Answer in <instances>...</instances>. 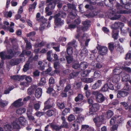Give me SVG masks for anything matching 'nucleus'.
I'll use <instances>...</instances> for the list:
<instances>
[{
	"mask_svg": "<svg viewBox=\"0 0 131 131\" xmlns=\"http://www.w3.org/2000/svg\"><path fill=\"white\" fill-rule=\"evenodd\" d=\"M90 22L89 20H85L83 21L82 24L84 26L82 28H78L77 32L78 34L75 36L76 38L78 39L79 40L81 41L85 40L88 37V36L87 34H84L83 36H80V35L81 33V30L84 31L86 30L90 26Z\"/></svg>",
	"mask_w": 131,
	"mask_h": 131,
	"instance_id": "f257e3e1",
	"label": "nucleus"
},
{
	"mask_svg": "<svg viewBox=\"0 0 131 131\" xmlns=\"http://www.w3.org/2000/svg\"><path fill=\"white\" fill-rule=\"evenodd\" d=\"M14 56V54L12 49L8 50L7 54L5 52H2L0 53V57L1 59L5 60L6 59H10Z\"/></svg>",
	"mask_w": 131,
	"mask_h": 131,
	"instance_id": "f03ea898",
	"label": "nucleus"
},
{
	"mask_svg": "<svg viewBox=\"0 0 131 131\" xmlns=\"http://www.w3.org/2000/svg\"><path fill=\"white\" fill-rule=\"evenodd\" d=\"M92 94L95 96L96 101L97 102L102 103L105 100L104 96L99 91H93Z\"/></svg>",
	"mask_w": 131,
	"mask_h": 131,
	"instance_id": "7ed1b4c3",
	"label": "nucleus"
},
{
	"mask_svg": "<svg viewBox=\"0 0 131 131\" xmlns=\"http://www.w3.org/2000/svg\"><path fill=\"white\" fill-rule=\"evenodd\" d=\"M47 3H49L48 6L49 7H47L45 8L46 12H48L49 11V7L51 9H54L55 6L56 4L59 3V0H47Z\"/></svg>",
	"mask_w": 131,
	"mask_h": 131,
	"instance_id": "20e7f679",
	"label": "nucleus"
},
{
	"mask_svg": "<svg viewBox=\"0 0 131 131\" xmlns=\"http://www.w3.org/2000/svg\"><path fill=\"white\" fill-rule=\"evenodd\" d=\"M60 14H57L55 15L53 18L54 19V23L56 27H60L63 25L64 23L63 20L59 18Z\"/></svg>",
	"mask_w": 131,
	"mask_h": 131,
	"instance_id": "39448f33",
	"label": "nucleus"
},
{
	"mask_svg": "<svg viewBox=\"0 0 131 131\" xmlns=\"http://www.w3.org/2000/svg\"><path fill=\"white\" fill-rule=\"evenodd\" d=\"M96 48L100 55L103 56L107 54L108 49L106 47L98 45Z\"/></svg>",
	"mask_w": 131,
	"mask_h": 131,
	"instance_id": "423d86ee",
	"label": "nucleus"
},
{
	"mask_svg": "<svg viewBox=\"0 0 131 131\" xmlns=\"http://www.w3.org/2000/svg\"><path fill=\"white\" fill-rule=\"evenodd\" d=\"M116 7L117 9L116 13L118 14H127L128 13V11L126 10H122L123 6L119 3L117 2L116 4Z\"/></svg>",
	"mask_w": 131,
	"mask_h": 131,
	"instance_id": "0eeeda50",
	"label": "nucleus"
},
{
	"mask_svg": "<svg viewBox=\"0 0 131 131\" xmlns=\"http://www.w3.org/2000/svg\"><path fill=\"white\" fill-rule=\"evenodd\" d=\"M99 105L97 103L93 104L91 107L90 108L89 111V115L93 114L94 113L98 110L100 108Z\"/></svg>",
	"mask_w": 131,
	"mask_h": 131,
	"instance_id": "6e6552de",
	"label": "nucleus"
},
{
	"mask_svg": "<svg viewBox=\"0 0 131 131\" xmlns=\"http://www.w3.org/2000/svg\"><path fill=\"white\" fill-rule=\"evenodd\" d=\"M12 129L14 131H17L20 128V124L16 119L12 123Z\"/></svg>",
	"mask_w": 131,
	"mask_h": 131,
	"instance_id": "1a4fd4ad",
	"label": "nucleus"
},
{
	"mask_svg": "<svg viewBox=\"0 0 131 131\" xmlns=\"http://www.w3.org/2000/svg\"><path fill=\"white\" fill-rule=\"evenodd\" d=\"M14 23L11 22L10 23V26L7 27L5 26H4L3 27V29L4 30L9 31L11 33L13 32H14V30L13 29Z\"/></svg>",
	"mask_w": 131,
	"mask_h": 131,
	"instance_id": "9d476101",
	"label": "nucleus"
},
{
	"mask_svg": "<svg viewBox=\"0 0 131 131\" xmlns=\"http://www.w3.org/2000/svg\"><path fill=\"white\" fill-rule=\"evenodd\" d=\"M121 4L124 5V8L125 9L129 10H131V2H128L126 4L123 3V0H120Z\"/></svg>",
	"mask_w": 131,
	"mask_h": 131,
	"instance_id": "9b49d317",
	"label": "nucleus"
},
{
	"mask_svg": "<svg viewBox=\"0 0 131 131\" xmlns=\"http://www.w3.org/2000/svg\"><path fill=\"white\" fill-rule=\"evenodd\" d=\"M128 94V93L125 91H118L117 94V97L118 98H120L122 97H124Z\"/></svg>",
	"mask_w": 131,
	"mask_h": 131,
	"instance_id": "f8f14e48",
	"label": "nucleus"
},
{
	"mask_svg": "<svg viewBox=\"0 0 131 131\" xmlns=\"http://www.w3.org/2000/svg\"><path fill=\"white\" fill-rule=\"evenodd\" d=\"M22 100V99L20 98L15 101L13 104V106L15 107H19L23 105V103L21 102Z\"/></svg>",
	"mask_w": 131,
	"mask_h": 131,
	"instance_id": "ddd939ff",
	"label": "nucleus"
},
{
	"mask_svg": "<svg viewBox=\"0 0 131 131\" xmlns=\"http://www.w3.org/2000/svg\"><path fill=\"white\" fill-rule=\"evenodd\" d=\"M42 93L41 88H39L36 89L35 92V96L36 98H39L41 97Z\"/></svg>",
	"mask_w": 131,
	"mask_h": 131,
	"instance_id": "4468645a",
	"label": "nucleus"
},
{
	"mask_svg": "<svg viewBox=\"0 0 131 131\" xmlns=\"http://www.w3.org/2000/svg\"><path fill=\"white\" fill-rule=\"evenodd\" d=\"M122 81L123 82L129 81L130 79V75L126 73H124L122 76Z\"/></svg>",
	"mask_w": 131,
	"mask_h": 131,
	"instance_id": "2eb2a0df",
	"label": "nucleus"
},
{
	"mask_svg": "<svg viewBox=\"0 0 131 131\" xmlns=\"http://www.w3.org/2000/svg\"><path fill=\"white\" fill-rule=\"evenodd\" d=\"M37 86L36 85H32L29 87L27 90V93L29 95H31L34 93V92Z\"/></svg>",
	"mask_w": 131,
	"mask_h": 131,
	"instance_id": "dca6fc26",
	"label": "nucleus"
},
{
	"mask_svg": "<svg viewBox=\"0 0 131 131\" xmlns=\"http://www.w3.org/2000/svg\"><path fill=\"white\" fill-rule=\"evenodd\" d=\"M102 84L101 80H98L97 82L93 85L92 87V89H95L99 88L101 86Z\"/></svg>",
	"mask_w": 131,
	"mask_h": 131,
	"instance_id": "f3484780",
	"label": "nucleus"
},
{
	"mask_svg": "<svg viewBox=\"0 0 131 131\" xmlns=\"http://www.w3.org/2000/svg\"><path fill=\"white\" fill-rule=\"evenodd\" d=\"M20 62L19 60L18 59H13L9 61L10 65L12 66H14L18 64Z\"/></svg>",
	"mask_w": 131,
	"mask_h": 131,
	"instance_id": "a211bd4d",
	"label": "nucleus"
},
{
	"mask_svg": "<svg viewBox=\"0 0 131 131\" xmlns=\"http://www.w3.org/2000/svg\"><path fill=\"white\" fill-rule=\"evenodd\" d=\"M16 119L17 120L20 124H21L23 125L25 124L27 122L26 120L24 117H20L18 118H17Z\"/></svg>",
	"mask_w": 131,
	"mask_h": 131,
	"instance_id": "6ab92c4d",
	"label": "nucleus"
},
{
	"mask_svg": "<svg viewBox=\"0 0 131 131\" xmlns=\"http://www.w3.org/2000/svg\"><path fill=\"white\" fill-rule=\"evenodd\" d=\"M124 25V24L122 22H118L117 23L116 22H115V30L119 29L121 30Z\"/></svg>",
	"mask_w": 131,
	"mask_h": 131,
	"instance_id": "aec40b11",
	"label": "nucleus"
},
{
	"mask_svg": "<svg viewBox=\"0 0 131 131\" xmlns=\"http://www.w3.org/2000/svg\"><path fill=\"white\" fill-rule=\"evenodd\" d=\"M88 64L87 62H82L79 64V68L81 70H83L86 69L88 66Z\"/></svg>",
	"mask_w": 131,
	"mask_h": 131,
	"instance_id": "412c9836",
	"label": "nucleus"
},
{
	"mask_svg": "<svg viewBox=\"0 0 131 131\" xmlns=\"http://www.w3.org/2000/svg\"><path fill=\"white\" fill-rule=\"evenodd\" d=\"M61 119L62 120V124L60 126H61V128H68V125L66 121V119L64 116H62L61 117Z\"/></svg>",
	"mask_w": 131,
	"mask_h": 131,
	"instance_id": "4be33fe9",
	"label": "nucleus"
},
{
	"mask_svg": "<svg viewBox=\"0 0 131 131\" xmlns=\"http://www.w3.org/2000/svg\"><path fill=\"white\" fill-rule=\"evenodd\" d=\"M49 125L52 128L53 130H54L56 131H59L62 128L61 126H59L57 125H55L52 123L49 124Z\"/></svg>",
	"mask_w": 131,
	"mask_h": 131,
	"instance_id": "5701e85b",
	"label": "nucleus"
},
{
	"mask_svg": "<svg viewBox=\"0 0 131 131\" xmlns=\"http://www.w3.org/2000/svg\"><path fill=\"white\" fill-rule=\"evenodd\" d=\"M50 101L48 99L45 103V107L43 109L44 110H46L49 109L52 107L53 105H51L50 104Z\"/></svg>",
	"mask_w": 131,
	"mask_h": 131,
	"instance_id": "b1692460",
	"label": "nucleus"
},
{
	"mask_svg": "<svg viewBox=\"0 0 131 131\" xmlns=\"http://www.w3.org/2000/svg\"><path fill=\"white\" fill-rule=\"evenodd\" d=\"M37 4V2H35L33 4L29 5V12H33L34 10L36 8Z\"/></svg>",
	"mask_w": 131,
	"mask_h": 131,
	"instance_id": "393cba45",
	"label": "nucleus"
},
{
	"mask_svg": "<svg viewBox=\"0 0 131 131\" xmlns=\"http://www.w3.org/2000/svg\"><path fill=\"white\" fill-rule=\"evenodd\" d=\"M110 125L112 127H111V130L112 131H114L115 130V119L114 116L112 118L110 121Z\"/></svg>",
	"mask_w": 131,
	"mask_h": 131,
	"instance_id": "a878e982",
	"label": "nucleus"
},
{
	"mask_svg": "<svg viewBox=\"0 0 131 131\" xmlns=\"http://www.w3.org/2000/svg\"><path fill=\"white\" fill-rule=\"evenodd\" d=\"M77 43L76 41L75 40H73L72 41L69 42L67 45V46H73L75 48L77 46Z\"/></svg>",
	"mask_w": 131,
	"mask_h": 131,
	"instance_id": "bb28decb",
	"label": "nucleus"
},
{
	"mask_svg": "<svg viewBox=\"0 0 131 131\" xmlns=\"http://www.w3.org/2000/svg\"><path fill=\"white\" fill-rule=\"evenodd\" d=\"M103 119L104 118L103 116H100L94 118L93 119V121L95 123L98 122H102Z\"/></svg>",
	"mask_w": 131,
	"mask_h": 131,
	"instance_id": "cd10ccee",
	"label": "nucleus"
},
{
	"mask_svg": "<svg viewBox=\"0 0 131 131\" xmlns=\"http://www.w3.org/2000/svg\"><path fill=\"white\" fill-rule=\"evenodd\" d=\"M26 111V109L23 107H21L17 109L16 111V113L19 114H21L24 113Z\"/></svg>",
	"mask_w": 131,
	"mask_h": 131,
	"instance_id": "c85d7f7f",
	"label": "nucleus"
},
{
	"mask_svg": "<svg viewBox=\"0 0 131 131\" xmlns=\"http://www.w3.org/2000/svg\"><path fill=\"white\" fill-rule=\"evenodd\" d=\"M88 52V50L86 48H84L80 52V56L81 57L85 56L87 55Z\"/></svg>",
	"mask_w": 131,
	"mask_h": 131,
	"instance_id": "c756f323",
	"label": "nucleus"
},
{
	"mask_svg": "<svg viewBox=\"0 0 131 131\" xmlns=\"http://www.w3.org/2000/svg\"><path fill=\"white\" fill-rule=\"evenodd\" d=\"M79 73L78 72H73L70 74L69 78L70 79H71L76 77L78 75Z\"/></svg>",
	"mask_w": 131,
	"mask_h": 131,
	"instance_id": "7c9ffc66",
	"label": "nucleus"
},
{
	"mask_svg": "<svg viewBox=\"0 0 131 131\" xmlns=\"http://www.w3.org/2000/svg\"><path fill=\"white\" fill-rule=\"evenodd\" d=\"M73 110L75 113L77 114L81 113L82 111L83 110L81 108L76 107L73 108Z\"/></svg>",
	"mask_w": 131,
	"mask_h": 131,
	"instance_id": "2f4dec72",
	"label": "nucleus"
},
{
	"mask_svg": "<svg viewBox=\"0 0 131 131\" xmlns=\"http://www.w3.org/2000/svg\"><path fill=\"white\" fill-rule=\"evenodd\" d=\"M67 54L69 55H71L73 52L72 48L70 46H67Z\"/></svg>",
	"mask_w": 131,
	"mask_h": 131,
	"instance_id": "473e14b6",
	"label": "nucleus"
},
{
	"mask_svg": "<svg viewBox=\"0 0 131 131\" xmlns=\"http://www.w3.org/2000/svg\"><path fill=\"white\" fill-rule=\"evenodd\" d=\"M4 128L6 131H11L12 129V126L9 124L5 125Z\"/></svg>",
	"mask_w": 131,
	"mask_h": 131,
	"instance_id": "72a5a7b5",
	"label": "nucleus"
},
{
	"mask_svg": "<svg viewBox=\"0 0 131 131\" xmlns=\"http://www.w3.org/2000/svg\"><path fill=\"white\" fill-rule=\"evenodd\" d=\"M52 52V51H49L47 52V59L49 61H51L52 60V58L51 56V54Z\"/></svg>",
	"mask_w": 131,
	"mask_h": 131,
	"instance_id": "f704fd0d",
	"label": "nucleus"
},
{
	"mask_svg": "<svg viewBox=\"0 0 131 131\" xmlns=\"http://www.w3.org/2000/svg\"><path fill=\"white\" fill-rule=\"evenodd\" d=\"M29 84L26 81L21 82L20 83V85L22 87H28Z\"/></svg>",
	"mask_w": 131,
	"mask_h": 131,
	"instance_id": "c9c22d12",
	"label": "nucleus"
},
{
	"mask_svg": "<svg viewBox=\"0 0 131 131\" xmlns=\"http://www.w3.org/2000/svg\"><path fill=\"white\" fill-rule=\"evenodd\" d=\"M83 96L81 94H79L78 96L75 99V100L76 102H78L79 100H83Z\"/></svg>",
	"mask_w": 131,
	"mask_h": 131,
	"instance_id": "e433bc0d",
	"label": "nucleus"
},
{
	"mask_svg": "<svg viewBox=\"0 0 131 131\" xmlns=\"http://www.w3.org/2000/svg\"><path fill=\"white\" fill-rule=\"evenodd\" d=\"M36 34V33L35 31H32L27 34V36L29 37L30 39L32 40H33L31 38L34 36Z\"/></svg>",
	"mask_w": 131,
	"mask_h": 131,
	"instance_id": "4c0bfd02",
	"label": "nucleus"
},
{
	"mask_svg": "<svg viewBox=\"0 0 131 131\" xmlns=\"http://www.w3.org/2000/svg\"><path fill=\"white\" fill-rule=\"evenodd\" d=\"M66 80L65 79L61 78L59 81V83L60 86L63 87V84L65 83Z\"/></svg>",
	"mask_w": 131,
	"mask_h": 131,
	"instance_id": "58836bf2",
	"label": "nucleus"
},
{
	"mask_svg": "<svg viewBox=\"0 0 131 131\" xmlns=\"http://www.w3.org/2000/svg\"><path fill=\"white\" fill-rule=\"evenodd\" d=\"M46 42L44 41H42V42L38 43V44H36L34 46L35 48L37 47H40L44 46L46 44Z\"/></svg>",
	"mask_w": 131,
	"mask_h": 131,
	"instance_id": "ea45409f",
	"label": "nucleus"
},
{
	"mask_svg": "<svg viewBox=\"0 0 131 131\" xmlns=\"http://www.w3.org/2000/svg\"><path fill=\"white\" fill-rule=\"evenodd\" d=\"M14 88V87L13 86H12L10 87H9L5 91L4 94H8L10 92L13 90Z\"/></svg>",
	"mask_w": 131,
	"mask_h": 131,
	"instance_id": "a19ab883",
	"label": "nucleus"
},
{
	"mask_svg": "<svg viewBox=\"0 0 131 131\" xmlns=\"http://www.w3.org/2000/svg\"><path fill=\"white\" fill-rule=\"evenodd\" d=\"M113 114L114 113L112 111L109 110L107 112L106 117L108 118H110L113 115Z\"/></svg>",
	"mask_w": 131,
	"mask_h": 131,
	"instance_id": "79ce46f5",
	"label": "nucleus"
},
{
	"mask_svg": "<svg viewBox=\"0 0 131 131\" xmlns=\"http://www.w3.org/2000/svg\"><path fill=\"white\" fill-rule=\"evenodd\" d=\"M74 116L72 114H71L68 117V120L69 122H71L75 119Z\"/></svg>",
	"mask_w": 131,
	"mask_h": 131,
	"instance_id": "37998d69",
	"label": "nucleus"
},
{
	"mask_svg": "<svg viewBox=\"0 0 131 131\" xmlns=\"http://www.w3.org/2000/svg\"><path fill=\"white\" fill-rule=\"evenodd\" d=\"M83 81L86 83H90L93 81V79L92 78H86L84 79Z\"/></svg>",
	"mask_w": 131,
	"mask_h": 131,
	"instance_id": "c03bdc74",
	"label": "nucleus"
},
{
	"mask_svg": "<svg viewBox=\"0 0 131 131\" xmlns=\"http://www.w3.org/2000/svg\"><path fill=\"white\" fill-rule=\"evenodd\" d=\"M101 75V72L100 71H96L94 73V77L95 78H98Z\"/></svg>",
	"mask_w": 131,
	"mask_h": 131,
	"instance_id": "a18cd8bd",
	"label": "nucleus"
},
{
	"mask_svg": "<svg viewBox=\"0 0 131 131\" xmlns=\"http://www.w3.org/2000/svg\"><path fill=\"white\" fill-rule=\"evenodd\" d=\"M54 113V111L53 110H49L46 112V114L47 116H52Z\"/></svg>",
	"mask_w": 131,
	"mask_h": 131,
	"instance_id": "49530a36",
	"label": "nucleus"
},
{
	"mask_svg": "<svg viewBox=\"0 0 131 131\" xmlns=\"http://www.w3.org/2000/svg\"><path fill=\"white\" fill-rule=\"evenodd\" d=\"M66 59L68 63H71L73 60V57L69 56H67L66 57Z\"/></svg>",
	"mask_w": 131,
	"mask_h": 131,
	"instance_id": "de8ad7c7",
	"label": "nucleus"
},
{
	"mask_svg": "<svg viewBox=\"0 0 131 131\" xmlns=\"http://www.w3.org/2000/svg\"><path fill=\"white\" fill-rule=\"evenodd\" d=\"M131 56V51L130 50L128 51L126 55L125 59L126 60L129 59L130 58Z\"/></svg>",
	"mask_w": 131,
	"mask_h": 131,
	"instance_id": "09e8293b",
	"label": "nucleus"
},
{
	"mask_svg": "<svg viewBox=\"0 0 131 131\" xmlns=\"http://www.w3.org/2000/svg\"><path fill=\"white\" fill-rule=\"evenodd\" d=\"M57 14H60L59 17L61 16V17L63 18H65L66 16V13L65 12L62 11L59 12Z\"/></svg>",
	"mask_w": 131,
	"mask_h": 131,
	"instance_id": "8fccbe9b",
	"label": "nucleus"
},
{
	"mask_svg": "<svg viewBox=\"0 0 131 131\" xmlns=\"http://www.w3.org/2000/svg\"><path fill=\"white\" fill-rule=\"evenodd\" d=\"M120 104L123 105L124 107H125V109L127 110L129 108V107L127 104V103L125 102H121L120 103Z\"/></svg>",
	"mask_w": 131,
	"mask_h": 131,
	"instance_id": "3c124183",
	"label": "nucleus"
},
{
	"mask_svg": "<svg viewBox=\"0 0 131 131\" xmlns=\"http://www.w3.org/2000/svg\"><path fill=\"white\" fill-rule=\"evenodd\" d=\"M4 15L6 17H11L12 16V13L11 11H9L8 12H6L4 13Z\"/></svg>",
	"mask_w": 131,
	"mask_h": 131,
	"instance_id": "603ef678",
	"label": "nucleus"
},
{
	"mask_svg": "<svg viewBox=\"0 0 131 131\" xmlns=\"http://www.w3.org/2000/svg\"><path fill=\"white\" fill-rule=\"evenodd\" d=\"M122 68L123 70H124L127 72L129 73L131 72V69L129 67H126V66H123Z\"/></svg>",
	"mask_w": 131,
	"mask_h": 131,
	"instance_id": "864d4df0",
	"label": "nucleus"
},
{
	"mask_svg": "<svg viewBox=\"0 0 131 131\" xmlns=\"http://www.w3.org/2000/svg\"><path fill=\"white\" fill-rule=\"evenodd\" d=\"M109 49L111 51H113L114 49V43H108Z\"/></svg>",
	"mask_w": 131,
	"mask_h": 131,
	"instance_id": "5fc2aeb1",
	"label": "nucleus"
},
{
	"mask_svg": "<svg viewBox=\"0 0 131 131\" xmlns=\"http://www.w3.org/2000/svg\"><path fill=\"white\" fill-rule=\"evenodd\" d=\"M31 52L29 51H23L21 54V56L23 57V55L25 54L27 56L31 54Z\"/></svg>",
	"mask_w": 131,
	"mask_h": 131,
	"instance_id": "6e6d98bb",
	"label": "nucleus"
},
{
	"mask_svg": "<svg viewBox=\"0 0 131 131\" xmlns=\"http://www.w3.org/2000/svg\"><path fill=\"white\" fill-rule=\"evenodd\" d=\"M67 5L68 8L71 9L75 10H76V7L74 5L70 4H68Z\"/></svg>",
	"mask_w": 131,
	"mask_h": 131,
	"instance_id": "4d7b16f0",
	"label": "nucleus"
},
{
	"mask_svg": "<svg viewBox=\"0 0 131 131\" xmlns=\"http://www.w3.org/2000/svg\"><path fill=\"white\" fill-rule=\"evenodd\" d=\"M46 83L45 79L44 78H41V80L39 84L41 86H42L45 84Z\"/></svg>",
	"mask_w": 131,
	"mask_h": 131,
	"instance_id": "13d9d810",
	"label": "nucleus"
},
{
	"mask_svg": "<svg viewBox=\"0 0 131 131\" xmlns=\"http://www.w3.org/2000/svg\"><path fill=\"white\" fill-rule=\"evenodd\" d=\"M25 78L26 81L28 82L29 83H30L32 81V79L29 76H27L26 75Z\"/></svg>",
	"mask_w": 131,
	"mask_h": 131,
	"instance_id": "bf43d9fd",
	"label": "nucleus"
},
{
	"mask_svg": "<svg viewBox=\"0 0 131 131\" xmlns=\"http://www.w3.org/2000/svg\"><path fill=\"white\" fill-rule=\"evenodd\" d=\"M89 126L88 125H83L81 126V130H84L86 129H88Z\"/></svg>",
	"mask_w": 131,
	"mask_h": 131,
	"instance_id": "052dcab7",
	"label": "nucleus"
},
{
	"mask_svg": "<svg viewBox=\"0 0 131 131\" xmlns=\"http://www.w3.org/2000/svg\"><path fill=\"white\" fill-rule=\"evenodd\" d=\"M108 84H104L103 87L102 88V90L103 91H108Z\"/></svg>",
	"mask_w": 131,
	"mask_h": 131,
	"instance_id": "680f3d73",
	"label": "nucleus"
},
{
	"mask_svg": "<svg viewBox=\"0 0 131 131\" xmlns=\"http://www.w3.org/2000/svg\"><path fill=\"white\" fill-rule=\"evenodd\" d=\"M40 102L35 104L34 105V108L36 110H38L40 108Z\"/></svg>",
	"mask_w": 131,
	"mask_h": 131,
	"instance_id": "e2e57ef3",
	"label": "nucleus"
},
{
	"mask_svg": "<svg viewBox=\"0 0 131 131\" xmlns=\"http://www.w3.org/2000/svg\"><path fill=\"white\" fill-rule=\"evenodd\" d=\"M44 114L43 112H41L39 111L37 112L35 114L38 117H40L41 116L43 115Z\"/></svg>",
	"mask_w": 131,
	"mask_h": 131,
	"instance_id": "0e129e2a",
	"label": "nucleus"
},
{
	"mask_svg": "<svg viewBox=\"0 0 131 131\" xmlns=\"http://www.w3.org/2000/svg\"><path fill=\"white\" fill-rule=\"evenodd\" d=\"M108 17L112 20H115V14L114 13H110L108 16Z\"/></svg>",
	"mask_w": 131,
	"mask_h": 131,
	"instance_id": "69168bd1",
	"label": "nucleus"
},
{
	"mask_svg": "<svg viewBox=\"0 0 131 131\" xmlns=\"http://www.w3.org/2000/svg\"><path fill=\"white\" fill-rule=\"evenodd\" d=\"M103 57L101 55H99L97 58V60L99 62H102L103 61Z\"/></svg>",
	"mask_w": 131,
	"mask_h": 131,
	"instance_id": "338daca9",
	"label": "nucleus"
},
{
	"mask_svg": "<svg viewBox=\"0 0 131 131\" xmlns=\"http://www.w3.org/2000/svg\"><path fill=\"white\" fill-rule=\"evenodd\" d=\"M76 15L77 14L75 13H73L72 12H71L70 13L69 16L70 18L73 19L75 18Z\"/></svg>",
	"mask_w": 131,
	"mask_h": 131,
	"instance_id": "774afa93",
	"label": "nucleus"
}]
</instances>
